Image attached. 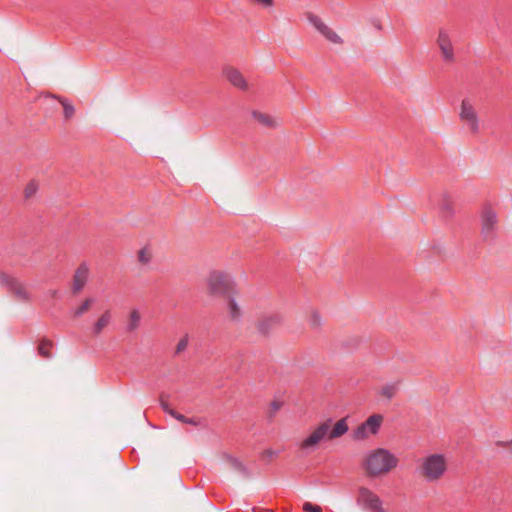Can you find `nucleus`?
<instances>
[{
  "instance_id": "c756f323",
  "label": "nucleus",
  "mask_w": 512,
  "mask_h": 512,
  "mask_svg": "<svg viewBox=\"0 0 512 512\" xmlns=\"http://www.w3.org/2000/svg\"><path fill=\"white\" fill-rule=\"evenodd\" d=\"M278 454H279V452H278V451H276V450H273V449L269 448V449L264 450V451L261 453V458H262L264 461L270 462V461H271L274 457H276Z\"/></svg>"
},
{
  "instance_id": "72a5a7b5",
  "label": "nucleus",
  "mask_w": 512,
  "mask_h": 512,
  "mask_svg": "<svg viewBox=\"0 0 512 512\" xmlns=\"http://www.w3.org/2000/svg\"><path fill=\"white\" fill-rule=\"evenodd\" d=\"M282 407V402L280 401H272L270 404L269 417H273L277 411H279Z\"/></svg>"
},
{
  "instance_id": "9d476101",
  "label": "nucleus",
  "mask_w": 512,
  "mask_h": 512,
  "mask_svg": "<svg viewBox=\"0 0 512 512\" xmlns=\"http://www.w3.org/2000/svg\"><path fill=\"white\" fill-rule=\"evenodd\" d=\"M307 19L308 21L315 27V29L323 35L328 41L335 43V44H342L343 40L342 38L330 27H328L320 17L317 15L308 12L307 13Z\"/></svg>"
},
{
  "instance_id": "f257e3e1",
  "label": "nucleus",
  "mask_w": 512,
  "mask_h": 512,
  "mask_svg": "<svg viewBox=\"0 0 512 512\" xmlns=\"http://www.w3.org/2000/svg\"><path fill=\"white\" fill-rule=\"evenodd\" d=\"M397 464L398 459L390 451L378 448L367 455L364 468L368 476L377 477L388 473L395 468Z\"/></svg>"
},
{
  "instance_id": "7c9ffc66",
  "label": "nucleus",
  "mask_w": 512,
  "mask_h": 512,
  "mask_svg": "<svg viewBox=\"0 0 512 512\" xmlns=\"http://www.w3.org/2000/svg\"><path fill=\"white\" fill-rule=\"evenodd\" d=\"M138 260L140 263L142 264H148L151 260V256L150 254L148 253L147 251V248H142L139 252H138Z\"/></svg>"
},
{
  "instance_id": "ddd939ff",
  "label": "nucleus",
  "mask_w": 512,
  "mask_h": 512,
  "mask_svg": "<svg viewBox=\"0 0 512 512\" xmlns=\"http://www.w3.org/2000/svg\"><path fill=\"white\" fill-rule=\"evenodd\" d=\"M438 210L440 216L445 220L451 219L454 216L455 203L453 197L449 193L444 192L440 195L438 201Z\"/></svg>"
},
{
  "instance_id": "f03ea898",
  "label": "nucleus",
  "mask_w": 512,
  "mask_h": 512,
  "mask_svg": "<svg viewBox=\"0 0 512 512\" xmlns=\"http://www.w3.org/2000/svg\"><path fill=\"white\" fill-rule=\"evenodd\" d=\"M448 470L446 457L440 453L429 454L422 458L420 474L428 483H438Z\"/></svg>"
},
{
  "instance_id": "a211bd4d",
  "label": "nucleus",
  "mask_w": 512,
  "mask_h": 512,
  "mask_svg": "<svg viewBox=\"0 0 512 512\" xmlns=\"http://www.w3.org/2000/svg\"><path fill=\"white\" fill-rule=\"evenodd\" d=\"M251 115L259 124H261L264 127H267V128H275L276 127L275 120L269 114L262 113L257 110H253L251 112Z\"/></svg>"
},
{
  "instance_id": "9b49d317",
  "label": "nucleus",
  "mask_w": 512,
  "mask_h": 512,
  "mask_svg": "<svg viewBox=\"0 0 512 512\" xmlns=\"http://www.w3.org/2000/svg\"><path fill=\"white\" fill-rule=\"evenodd\" d=\"M497 225V213L490 206L485 205L481 212V228L485 237H490Z\"/></svg>"
},
{
  "instance_id": "2f4dec72",
  "label": "nucleus",
  "mask_w": 512,
  "mask_h": 512,
  "mask_svg": "<svg viewBox=\"0 0 512 512\" xmlns=\"http://www.w3.org/2000/svg\"><path fill=\"white\" fill-rule=\"evenodd\" d=\"M160 407L165 413L169 414L170 416L172 412H177L176 410L170 407L169 403L164 399L163 394H161L160 396Z\"/></svg>"
},
{
  "instance_id": "7ed1b4c3",
  "label": "nucleus",
  "mask_w": 512,
  "mask_h": 512,
  "mask_svg": "<svg viewBox=\"0 0 512 512\" xmlns=\"http://www.w3.org/2000/svg\"><path fill=\"white\" fill-rule=\"evenodd\" d=\"M458 118L470 135L476 136L480 134L481 119L471 99L465 98L461 101Z\"/></svg>"
},
{
  "instance_id": "1a4fd4ad",
  "label": "nucleus",
  "mask_w": 512,
  "mask_h": 512,
  "mask_svg": "<svg viewBox=\"0 0 512 512\" xmlns=\"http://www.w3.org/2000/svg\"><path fill=\"white\" fill-rule=\"evenodd\" d=\"M356 502L358 505L373 512H385L379 496L367 487H359Z\"/></svg>"
},
{
  "instance_id": "aec40b11",
  "label": "nucleus",
  "mask_w": 512,
  "mask_h": 512,
  "mask_svg": "<svg viewBox=\"0 0 512 512\" xmlns=\"http://www.w3.org/2000/svg\"><path fill=\"white\" fill-rule=\"evenodd\" d=\"M52 347L53 342L47 338H43L40 340L37 347L38 354L43 358L50 359L52 357V353L50 351Z\"/></svg>"
},
{
  "instance_id": "4c0bfd02",
  "label": "nucleus",
  "mask_w": 512,
  "mask_h": 512,
  "mask_svg": "<svg viewBox=\"0 0 512 512\" xmlns=\"http://www.w3.org/2000/svg\"><path fill=\"white\" fill-rule=\"evenodd\" d=\"M49 293L52 298H56L58 296L57 290H50Z\"/></svg>"
},
{
  "instance_id": "a878e982",
  "label": "nucleus",
  "mask_w": 512,
  "mask_h": 512,
  "mask_svg": "<svg viewBox=\"0 0 512 512\" xmlns=\"http://www.w3.org/2000/svg\"><path fill=\"white\" fill-rule=\"evenodd\" d=\"M93 302V298H87L77 309L73 311V317L78 318L82 316L86 311H88Z\"/></svg>"
},
{
  "instance_id": "6e6552de",
  "label": "nucleus",
  "mask_w": 512,
  "mask_h": 512,
  "mask_svg": "<svg viewBox=\"0 0 512 512\" xmlns=\"http://www.w3.org/2000/svg\"><path fill=\"white\" fill-rule=\"evenodd\" d=\"M331 423L332 420L327 419L316 427L315 430L300 443V449L303 451L314 449L322 440L325 438L328 439Z\"/></svg>"
},
{
  "instance_id": "39448f33",
  "label": "nucleus",
  "mask_w": 512,
  "mask_h": 512,
  "mask_svg": "<svg viewBox=\"0 0 512 512\" xmlns=\"http://www.w3.org/2000/svg\"><path fill=\"white\" fill-rule=\"evenodd\" d=\"M383 421L381 414H373L369 416L363 423L353 430L352 438L354 440H364L370 434L375 435L380 430Z\"/></svg>"
},
{
  "instance_id": "0eeeda50",
  "label": "nucleus",
  "mask_w": 512,
  "mask_h": 512,
  "mask_svg": "<svg viewBox=\"0 0 512 512\" xmlns=\"http://www.w3.org/2000/svg\"><path fill=\"white\" fill-rule=\"evenodd\" d=\"M0 285L5 287L18 301L28 302L30 295L23 284L15 277L0 271Z\"/></svg>"
},
{
  "instance_id": "f704fd0d",
  "label": "nucleus",
  "mask_w": 512,
  "mask_h": 512,
  "mask_svg": "<svg viewBox=\"0 0 512 512\" xmlns=\"http://www.w3.org/2000/svg\"><path fill=\"white\" fill-rule=\"evenodd\" d=\"M496 445L499 446V447L507 448L512 453V440L506 441V442H504V441H497Z\"/></svg>"
},
{
  "instance_id": "f8f14e48",
  "label": "nucleus",
  "mask_w": 512,
  "mask_h": 512,
  "mask_svg": "<svg viewBox=\"0 0 512 512\" xmlns=\"http://www.w3.org/2000/svg\"><path fill=\"white\" fill-rule=\"evenodd\" d=\"M441 56L445 62L454 61V48L449 34L445 30H440L436 40Z\"/></svg>"
},
{
  "instance_id": "e433bc0d",
  "label": "nucleus",
  "mask_w": 512,
  "mask_h": 512,
  "mask_svg": "<svg viewBox=\"0 0 512 512\" xmlns=\"http://www.w3.org/2000/svg\"><path fill=\"white\" fill-rule=\"evenodd\" d=\"M372 24H373V26H374L377 30H381V29H382V26H381V23H380V21H379V20L374 19V20L372 21Z\"/></svg>"
},
{
  "instance_id": "c9c22d12",
  "label": "nucleus",
  "mask_w": 512,
  "mask_h": 512,
  "mask_svg": "<svg viewBox=\"0 0 512 512\" xmlns=\"http://www.w3.org/2000/svg\"><path fill=\"white\" fill-rule=\"evenodd\" d=\"M259 5H262L263 7H272L274 5V0H253Z\"/></svg>"
},
{
  "instance_id": "4be33fe9",
  "label": "nucleus",
  "mask_w": 512,
  "mask_h": 512,
  "mask_svg": "<svg viewBox=\"0 0 512 512\" xmlns=\"http://www.w3.org/2000/svg\"><path fill=\"white\" fill-rule=\"evenodd\" d=\"M52 97L58 99V101L63 106L65 120L71 119L75 114V108L72 105V103L68 99L63 98V97H59V96H57V97L52 96Z\"/></svg>"
},
{
  "instance_id": "393cba45",
  "label": "nucleus",
  "mask_w": 512,
  "mask_h": 512,
  "mask_svg": "<svg viewBox=\"0 0 512 512\" xmlns=\"http://www.w3.org/2000/svg\"><path fill=\"white\" fill-rule=\"evenodd\" d=\"M39 185L36 180H31L28 182L24 189V197L25 199L32 198L38 191Z\"/></svg>"
},
{
  "instance_id": "2eb2a0df",
  "label": "nucleus",
  "mask_w": 512,
  "mask_h": 512,
  "mask_svg": "<svg viewBox=\"0 0 512 512\" xmlns=\"http://www.w3.org/2000/svg\"><path fill=\"white\" fill-rule=\"evenodd\" d=\"M89 275V267L87 263H81L76 269L73 276V293H79L85 286Z\"/></svg>"
},
{
  "instance_id": "412c9836",
  "label": "nucleus",
  "mask_w": 512,
  "mask_h": 512,
  "mask_svg": "<svg viewBox=\"0 0 512 512\" xmlns=\"http://www.w3.org/2000/svg\"><path fill=\"white\" fill-rule=\"evenodd\" d=\"M110 319H111V314H110V311L107 310L99 317V319L94 324L93 333L95 335H99L102 332V330L108 325V323L110 322Z\"/></svg>"
},
{
  "instance_id": "b1692460",
  "label": "nucleus",
  "mask_w": 512,
  "mask_h": 512,
  "mask_svg": "<svg viewBox=\"0 0 512 512\" xmlns=\"http://www.w3.org/2000/svg\"><path fill=\"white\" fill-rule=\"evenodd\" d=\"M171 416L182 423L193 425V426H198L201 423V421L199 419L188 418L179 412H172Z\"/></svg>"
},
{
  "instance_id": "f3484780",
  "label": "nucleus",
  "mask_w": 512,
  "mask_h": 512,
  "mask_svg": "<svg viewBox=\"0 0 512 512\" xmlns=\"http://www.w3.org/2000/svg\"><path fill=\"white\" fill-rule=\"evenodd\" d=\"M348 431V424L346 418H342L338 420L333 428L328 432V439L339 438L344 435Z\"/></svg>"
},
{
  "instance_id": "6ab92c4d",
  "label": "nucleus",
  "mask_w": 512,
  "mask_h": 512,
  "mask_svg": "<svg viewBox=\"0 0 512 512\" xmlns=\"http://www.w3.org/2000/svg\"><path fill=\"white\" fill-rule=\"evenodd\" d=\"M234 295L235 294H230V296L226 297L228 301V311L232 320L239 321L242 317V311L239 305L237 304Z\"/></svg>"
},
{
  "instance_id": "473e14b6",
  "label": "nucleus",
  "mask_w": 512,
  "mask_h": 512,
  "mask_svg": "<svg viewBox=\"0 0 512 512\" xmlns=\"http://www.w3.org/2000/svg\"><path fill=\"white\" fill-rule=\"evenodd\" d=\"M303 510L305 512H322V509H321L320 506L314 505V504H312L310 502H305L303 504Z\"/></svg>"
},
{
  "instance_id": "cd10ccee",
  "label": "nucleus",
  "mask_w": 512,
  "mask_h": 512,
  "mask_svg": "<svg viewBox=\"0 0 512 512\" xmlns=\"http://www.w3.org/2000/svg\"><path fill=\"white\" fill-rule=\"evenodd\" d=\"M309 323L313 329L320 328L322 322H321V317L318 312H316V311L312 312L310 319H309Z\"/></svg>"
},
{
  "instance_id": "4468645a",
  "label": "nucleus",
  "mask_w": 512,
  "mask_h": 512,
  "mask_svg": "<svg viewBox=\"0 0 512 512\" xmlns=\"http://www.w3.org/2000/svg\"><path fill=\"white\" fill-rule=\"evenodd\" d=\"M223 74L225 78L229 81V83L234 87L242 91L248 89V83L238 69L228 66L223 69Z\"/></svg>"
},
{
  "instance_id": "423d86ee",
  "label": "nucleus",
  "mask_w": 512,
  "mask_h": 512,
  "mask_svg": "<svg viewBox=\"0 0 512 512\" xmlns=\"http://www.w3.org/2000/svg\"><path fill=\"white\" fill-rule=\"evenodd\" d=\"M284 322V317L281 313L275 312L271 314H264L256 321V329L263 337H269L273 331L279 328Z\"/></svg>"
},
{
  "instance_id": "bb28decb",
  "label": "nucleus",
  "mask_w": 512,
  "mask_h": 512,
  "mask_svg": "<svg viewBox=\"0 0 512 512\" xmlns=\"http://www.w3.org/2000/svg\"><path fill=\"white\" fill-rule=\"evenodd\" d=\"M140 324V314L137 310H133L130 314L129 324L127 326L128 331L135 330Z\"/></svg>"
},
{
  "instance_id": "5701e85b",
  "label": "nucleus",
  "mask_w": 512,
  "mask_h": 512,
  "mask_svg": "<svg viewBox=\"0 0 512 512\" xmlns=\"http://www.w3.org/2000/svg\"><path fill=\"white\" fill-rule=\"evenodd\" d=\"M399 391V382L386 384L382 387L380 394L388 400H391Z\"/></svg>"
},
{
  "instance_id": "c85d7f7f",
  "label": "nucleus",
  "mask_w": 512,
  "mask_h": 512,
  "mask_svg": "<svg viewBox=\"0 0 512 512\" xmlns=\"http://www.w3.org/2000/svg\"><path fill=\"white\" fill-rule=\"evenodd\" d=\"M188 342H189V338H188V335L186 334L184 337H182L179 340V342L176 346L175 354L178 355V354L182 353L183 351H185L188 346Z\"/></svg>"
},
{
  "instance_id": "20e7f679",
  "label": "nucleus",
  "mask_w": 512,
  "mask_h": 512,
  "mask_svg": "<svg viewBox=\"0 0 512 512\" xmlns=\"http://www.w3.org/2000/svg\"><path fill=\"white\" fill-rule=\"evenodd\" d=\"M208 291L210 295L227 297L236 294L235 283L229 274L213 271L208 277Z\"/></svg>"
},
{
  "instance_id": "dca6fc26",
  "label": "nucleus",
  "mask_w": 512,
  "mask_h": 512,
  "mask_svg": "<svg viewBox=\"0 0 512 512\" xmlns=\"http://www.w3.org/2000/svg\"><path fill=\"white\" fill-rule=\"evenodd\" d=\"M223 458L230 465V467L236 471H238L243 477L249 478L251 477V472L246 465H244L238 458L230 455L224 454Z\"/></svg>"
}]
</instances>
